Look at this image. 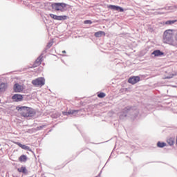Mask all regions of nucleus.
Segmentation results:
<instances>
[{
  "instance_id": "obj_1",
  "label": "nucleus",
  "mask_w": 177,
  "mask_h": 177,
  "mask_svg": "<svg viewBox=\"0 0 177 177\" xmlns=\"http://www.w3.org/2000/svg\"><path fill=\"white\" fill-rule=\"evenodd\" d=\"M177 41V31L174 29H167L163 32V42L172 46H175L176 43L174 38Z\"/></svg>"
},
{
  "instance_id": "obj_2",
  "label": "nucleus",
  "mask_w": 177,
  "mask_h": 177,
  "mask_svg": "<svg viewBox=\"0 0 177 177\" xmlns=\"http://www.w3.org/2000/svg\"><path fill=\"white\" fill-rule=\"evenodd\" d=\"M17 110L20 111L23 117H34L35 115V111L27 106H17Z\"/></svg>"
},
{
  "instance_id": "obj_3",
  "label": "nucleus",
  "mask_w": 177,
  "mask_h": 177,
  "mask_svg": "<svg viewBox=\"0 0 177 177\" xmlns=\"http://www.w3.org/2000/svg\"><path fill=\"white\" fill-rule=\"evenodd\" d=\"M51 7L53 10L64 12V10H66V8H67V4L64 3H53L51 5Z\"/></svg>"
},
{
  "instance_id": "obj_4",
  "label": "nucleus",
  "mask_w": 177,
  "mask_h": 177,
  "mask_svg": "<svg viewBox=\"0 0 177 177\" xmlns=\"http://www.w3.org/2000/svg\"><path fill=\"white\" fill-rule=\"evenodd\" d=\"M32 84L35 86H43L45 85V79L44 77H39L32 81Z\"/></svg>"
},
{
  "instance_id": "obj_5",
  "label": "nucleus",
  "mask_w": 177,
  "mask_h": 177,
  "mask_svg": "<svg viewBox=\"0 0 177 177\" xmlns=\"http://www.w3.org/2000/svg\"><path fill=\"white\" fill-rule=\"evenodd\" d=\"M139 81H140V77L139 76H133L129 77L128 82L132 85H135V84H138Z\"/></svg>"
},
{
  "instance_id": "obj_6",
  "label": "nucleus",
  "mask_w": 177,
  "mask_h": 177,
  "mask_svg": "<svg viewBox=\"0 0 177 177\" xmlns=\"http://www.w3.org/2000/svg\"><path fill=\"white\" fill-rule=\"evenodd\" d=\"M50 17L51 19H53L54 20H66L67 19V16L66 15H62V16H57L53 14H50Z\"/></svg>"
},
{
  "instance_id": "obj_7",
  "label": "nucleus",
  "mask_w": 177,
  "mask_h": 177,
  "mask_svg": "<svg viewBox=\"0 0 177 177\" xmlns=\"http://www.w3.org/2000/svg\"><path fill=\"white\" fill-rule=\"evenodd\" d=\"M24 90V86L19 84H15L14 85V91L15 92L17 93H20V92H23V91Z\"/></svg>"
},
{
  "instance_id": "obj_8",
  "label": "nucleus",
  "mask_w": 177,
  "mask_h": 177,
  "mask_svg": "<svg viewBox=\"0 0 177 177\" xmlns=\"http://www.w3.org/2000/svg\"><path fill=\"white\" fill-rule=\"evenodd\" d=\"M108 8H109V9H111L112 10H117L118 12H124V8L118 6L109 5Z\"/></svg>"
},
{
  "instance_id": "obj_9",
  "label": "nucleus",
  "mask_w": 177,
  "mask_h": 177,
  "mask_svg": "<svg viewBox=\"0 0 177 177\" xmlns=\"http://www.w3.org/2000/svg\"><path fill=\"white\" fill-rule=\"evenodd\" d=\"M77 113H80V111L78 110H70L68 112H62V114H64V115H77Z\"/></svg>"
},
{
  "instance_id": "obj_10",
  "label": "nucleus",
  "mask_w": 177,
  "mask_h": 177,
  "mask_svg": "<svg viewBox=\"0 0 177 177\" xmlns=\"http://www.w3.org/2000/svg\"><path fill=\"white\" fill-rule=\"evenodd\" d=\"M151 55L154 56V57H160V56L164 55V53L160 50H156L151 53Z\"/></svg>"
},
{
  "instance_id": "obj_11",
  "label": "nucleus",
  "mask_w": 177,
  "mask_h": 177,
  "mask_svg": "<svg viewBox=\"0 0 177 177\" xmlns=\"http://www.w3.org/2000/svg\"><path fill=\"white\" fill-rule=\"evenodd\" d=\"M14 102H21L23 100V95L20 94H15L12 96Z\"/></svg>"
},
{
  "instance_id": "obj_12",
  "label": "nucleus",
  "mask_w": 177,
  "mask_h": 177,
  "mask_svg": "<svg viewBox=\"0 0 177 177\" xmlns=\"http://www.w3.org/2000/svg\"><path fill=\"white\" fill-rule=\"evenodd\" d=\"M16 145H17L21 149H23L24 150H28V151H31V149H30V147L26 146V145H23L20 142H16Z\"/></svg>"
},
{
  "instance_id": "obj_13",
  "label": "nucleus",
  "mask_w": 177,
  "mask_h": 177,
  "mask_svg": "<svg viewBox=\"0 0 177 177\" xmlns=\"http://www.w3.org/2000/svg\"><path fill=\"white\" fill-rule=\"evenodd\" d=\"M18 172H21L24 175H27L28 174V170H27V168L26 167H21L18 169Z\"/></svg>"
},
{
  "instance_id": "obj_14",
  "label": "nucleus",
  "mask_w": 177,
  "mask_h": 177,
  "mask_svg": "<svg viewBox=\"0 0 177 177\" xmlns=\"http://www.w3.org/2000/svg\"><path fill=\"white\" fill-rule=\"evenodd\" d=\"M167 142L169 146H174L175 145V138L171 137L167 140Z\"/></svg>"
},
{
  "instance_id": "obj_15",
  "label": "nucleus",
  "mask_w": 177,
  "mask_h": 177,
  "mask_svg": "<svg viewBox=\"0 0 177 177\" xmlns=\"http://www.w3.org/2000/svg\"><path fill=\"white\" fill-rule=\"evenodd\" d=\"M106 35V33L103 31H98L95 33V37H97V38H100V37H104Z\"/></svg>"
},
{
  "instance_id": "obj_16",
  "label": "nucleus",
  "mask_w": 177,
  "mask_h": 177,
  "mask_svg": "<svg viewBox=\"0 0 177 177\" xmlns=\"http://www.w3.org/2000/svg\"><path fill=\"white\" fill-rule=\"evenodd\" d=\"M6 88H8V84L2 83L0 84V91L3 92L6 90Z\"/></svg>"
},
{
  "instance_id": "obj_17",
  "label": "nucleus",
  "mask_w": 177,
  "mask_h": 177,
  "mask_svg": "<svg viewBox=\"0 0 177 177\" xmlns=\"http://www.w3.org/2000/svg\"><path fill=\"white\" fill-rule=\"evenodd\" d=\"M19 160L21 162H26L27 161V156L26 155H21L19 158Z\"/></svg>"
},
{
  "instance_id": "obj_18",
  "label": "nucleus",
  "mask_w": 177,
  "mask_h": 177,
  "mask_svg": "<svg viewBox=\"0 0 177 177\" xmlns=\"http://www.w3.org/2000/svg\"><path fill=\"white\" fill-rule=\"evenodd\" d=\"M157 146L158 147H160V149H162V147H165V146H167V143H165V142H160V141H158V142H157Z\"/></svg>"
},
{
  "instance_id": "obj_19",
  "label": "nucleus",
  "mask_w": 177,
  "mask_h": 177,
  "mask_svg": "<svg viewBox=\"0 0 177 177\" xmlns=\"http://www.w3.org/2000/svg\"><path fill=\"white\" fill-rule=\"evenodd\" d=\"M174 23H176V20H169L165 22V24H167V26H172V24H174Z\"/></svg>"
},
{
  "instance_id": "obj_20",
  "label": "nucleus",
  "mask_w": 177,
  "mask_h": 177,
  "mask_svg": "<svg viewBox=\"0 0 177 177\" xmlns=\"http://www.w3.org/2000/svg\"><path fill=\"white\" fill-rule=\"evenodd\" d=\"M42 59V57H39V58H37V59H36V62H35V64H36V66H39V64H41V59Z\"/></svg>"
},
{
  "instance_id": "obj_21",
  "label": "nucleus",
  "mask_w": 177,
  "mask_h": 177,
  "mask_svg": "<svg viewBox=\"0 0 177 177\" xmlns=\"http://www.w3.org/2000/svg\"><path fill=\"white\" fill-rule=\"evenodd\" d=\"M98 97H104L106 96V94L104 93H100L97 95Z\"/></svg>"
},
{
  "instance_id": "obj_22",
  "label": "nucleus",
  "mask_w": 177,
  "mask_h": 177,
  "mask_svg": "<svg viewBox=\"0 0 177 177\" xmlns=\"http://www.w3.org/2000/svg\"><path fill=\"white\" fill-rule=\"evenodd\" d=\"M84 24H92V21L86 20V21H84Z\"/></svg>"
},
{
  "instance_id": "obj_23",
  "label": "nucleus",
  "mask_w": 177,
  "mask_h": 177,
  "mask_svg": "<svg viewBox=\"0 0 177 177\" xmlns=\"http://www.w3.org/2000/svg\"><path fill=\"white\" fill-rule=\"evenodd\" d=\"M52 45H53V42H49L47 45L48 48H50V46H52Z\"/></svg>"
},
{
  "instance_id": "obj_24",
  "label": "nucleus",
  "mask_w": 177,
  "mask_h": 177,
  "mask_svg": "<svg viewBox=\"0 0 177 177\" xmlns=\"http://www.w3.org/2000/svg\"><path fill=\"white\" fill-rule=\"evenodd\" d=\"M167 78H172V76H169Z\"/></svg>"
},
{
  "instance_id": "obj_25",
  "label": "nucleus",
  "mask_w": 177,
  "mask_h": 177,
  "mask_svg": "<svg viewBox=\"0 0 177 177\" xmlns=\"http://www.w3.org/2000/svg\"><path fill=\"white\" fill-rule=\"evenodd\" d=\"M62 53H66V50L62 51Z\"/></svg>"
},
{
  "instance_id": "obj_26",
  "label": "nucleus",
  "mask_w": 177,
  "mask_h": 177,
  "mask_svg": "<svg viewBox=\"0 0 177 177\" xmlns=\"http://www.w3.org/2000/svg\"><path fill=\"white\" fill-rule=\"evenodd\" d=\"M54 118H57V116H54Z\"/></svg>"
}]
</instances>
